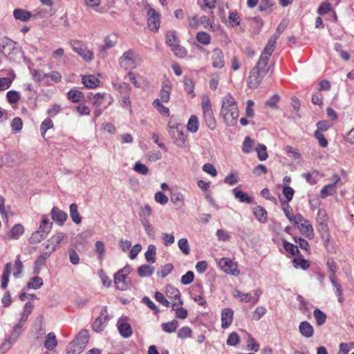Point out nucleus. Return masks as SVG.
<instances>
[{
    "instance_id": "obj_1",
    "label": "nucleus",
    "mask_w": 354,
    "mask_h": 354,
    "mask_svg": "<svg viewBox=\"0 0 354 354\" xmlns=\"http://www.w3.org/2000/svg\"><path fill=\"white\" fill-rule=\"evenodd\" d=\"M221 115L227 125L234 126L236 124L239 118L238 105L230 93L221 98Z\"/></svg>"
},
{
    "instance_id": "obj_2",
    "label": "nucleus",
    "mask_w": 354,
    "mask_h": 354,
    "mask_svg": "<svg viewBox=\"0 0 354 354\" xmlns=\"http://www.w3.org/2000/svg\"><path fill=\"white\" fill-rule=\"evenodd\" d=\"M268 71V68H267V65L260 64V62L258 61L257 65L250 73V75L248 78V86L250 88L258 87Z\"/></svg>"
},
{
    "instance_id": "obj_3",
    "label": "nucleus",
    "mask_w": 354,
    "mask_h": 354,
    "mask_svg": "<svg viewBox=\"0 0 354 354\" xmlns=\"http://www.w3.org/2000/svg\"><path fill=\"white\" fill-rule=\"evenodd\" d=\"M169 133L174 140V142L180 147L186 146V136L183 132V127L181 124H169Z\"/></svg>"
},
{
    "instance_id": "obj_4",
    "label": "nucleus",
    "mask_w": 354,
    "mask_h": 354,
    "mask_svg": "<svg viewBox=\"0 0 354 354\" xmlns=\"http://www.w3.org/2000/svg\"><path fill=\"white\" fill-rule=\"evenodd\" d=\"M67 242L68 236L65 233L59 232L48 239L44 245L47 250L53 253L62 243H66Z\"/></svg>"
},
{
    "instance_id": "obj_5",
    "label": "nucleus",
    "mask_w": 354,
    "mask_h": 354,
    "mask_svg": "<svg viewBox=\"0 0 354 354\" xmlns=\"http://www.w3.org/2000/svg\"><path fill=\"white\" fill-rule=\"evenodd\" d=\"M71 45L73 50L86 62H90L93 59V53L86 48L83 42L73 40L71 41Z\"/></svg>"
},
{
    "instance_id": "obj_6",
    "label": "nucleus",
    "mask_w": 354,
    "mask_h": 354,
    "mask_svg": "<svg viewBox=\"0 0 354 354\" xmlns=\"http://www.w3.org/2000/svg\"><path fill=\"white\" fill-rule=\"evenodd\" d=\"M278 39V35L274 34L268 40V42L263 49L259 61L260 64L268 65L270 56L272 55Z\"/></svg>"
},
{
    "instance_id": "obj_7",
    "label": "nucleus",
    "mask_w": 354,
    "mask_h": 354,
    "mask_svg": "<svg viewBox=\"0 0 354 354\" xmlns=\"http://www.w3.org/2000/svg\"><path fill=\"white\" fill-rule=\"evenodd\" d=\"M136 58V55L135 51L132 49H129L120 57L119 60L120 65L126 70L135 68L137 66Z\"/></svg>"
},
{
    "instance_id": "obj_8",
    "label": "nucleus",
    "mask_w": 354,
    "mask_h": 354,
    "mask_svg": "<svg viewBox=\"0 0 354 354\" xmlns=\"http://www.w3.org/2000/svg\"><path fill=\"white\" fill-rule=\"evenodd\" d=\"M218 266L220 268L227 274H230L234 276L239 274L237 265L228 258H222L219 262Z\"/></svg>"
},
{
    "instance_id": "obj_9",
    "label": "nucleus",
    "mask_w": 354,
    "mask_h": 354,
    "mask_svg": "<svg viewBox=\"0 0 354 354\" xmlns=\"http://www.w3.org/2000/svg\"><path fill=\"white\" fill-rule=\"evenodd\" d=\"M108 321L109 315L106 307H103L101 309L99 317L93 322L92 328L96 332H101L106 326Z\"/></svg>"
},
{
    "instance_id": "obj_10",
    "label": "nucleus",
    "mask_w": 354,
    "mask_h": 354,
    "mask_svg": "<svg viewBox=\"0 0 354 354\" xmlns=\"http://www.w3.org/2000/svg\"><path fill=\"white\" fill-rule=\"evenodd\" d=\"M147 15L149 28L152 31H157L160 28V14L153 8H150Z\"/></svg>"
},
{
    "instance_id": "obj_11",
    "label": "nucleus",
    "mask_w": 354,
    "mask_h": 354,
    "mask_svg": "<svg viewBox=\"0 0 354 354\" xmlns=\"http://www.w3.org/2000/svg\"><path fill=\"white\" fill-rule=\"evenodd\" d=\"M333 182L325 185L321 190L320 194L322 198L331 196L336 192V187L342 185L340 177L335 174L333 176Z\"/></svg>"
},
{
    "instance_id": "obj_12",
    "label": "nucleus",
    "mask_w": 354,
    "mask_h": 354,
    "mask_svg": "<svg viewBox=\"0 0 354 354\" xmlns=\"http://www.w3.org/2000/svg\"><path fill=\"white\" fill-rule=\"evenodd\" d=\"M51 217L56 223L62 226L68 218V214L57 207H53L51 210Z\"/></svg>"
},
{
    "instance_id": "obj_13",
    "label": "nucleus",
    "mask_w": 354,
    "mask_h": 354,
    "mask_svg": "<svg viewBox=\"0 0 354 354\" xmlns=\"http://www.w3.org/2000/svg\"><path fill=\"white\" fill-rule=\"evenodd\" d=\"M15 49V43L8 37L0 39V51L5 55H9Z\"/></svg>"
},
{
    "instance_id": "obj_14",
    "label": "nucleus",
    "mask_w": 354,
    "mask_h": 354,
    "mask_svg": "<svg viewBox=\"0 0 354 354\" xmlns=\"http://www.w3.org/2000/svg\"><path fill=\"white\" fill-rule=\"evenodd\" d=\"M212 66L214 68H221L225 65L224 55L222 50L219 48H215L212 51Z\"/></svg>"
},
{
    "instance_id": "obj_15",
    "label": "nucleus",
    "mask_w": 354,
    "mask_h": 354,
    "mask_svg": "<svg viewBox=\"0 0 354 354\" xmlns=\"http://www.w3.org/2000/svg\"><path fill=\"white\" fill-rule=\"evenodd\" d=\"M234 312L231 308H224L221 312V327L228 328L232 323Z\"/></svg>"
},
{
    "instance_id": "obj_16",
    "label": "nucleus",
    "mask_w": 354,
    "mask_h": 354,
    "mask_svg": "<svg viewBox=\"0 0 354 354\" xmlns=\"http://www.w3.org/2000/svg\"><path fill=\"white\" fill-rule=\"evenodd\" d=\"M167 297L171 300V304L174 301H177L178 305H182L183 301L180 300V292L179 290L174 286H167L166 288Z\"/></svg>"
},
{
    "instance_id": "obj_17",
    "label": "nucleus",
    "mask_w": 354,
    "mask_h": 354,
    "mask_svg": "<svg viewBox=\"0 0 354 354\" xmlns=\"http://www.w3.org/2000/svg\"><path fill=\"white\" fill-rule=\"evenodd\" d=\"M171 90V82L169 80L163 82L162 88L160 91V101L162 102H167L170 98Z\"/></svg>"
},
{
    "instance_id": "obj_18",
    "label": "nucleus",
    "mask_w": 354,
    "mask_h": 354,
    "mask_svg": "<svg viewBox=\"0 0 354 354\" xmlns=\"http://www.w3.org/2000/svg\"><path fill=\"white\" fill-rule=\"evenodd\" d=\"M299 331L301 335L306 338H310L313 337L314 334L313 326L306 321H303L299 324Z\"/></svg>"
},
{
    "instance_id": "obj_19",
    "label": "nucleus",
    "mask_w": 354,
    "mask_h": 354,
    "mask_svg": "<svg viewBox=\"0 0 354 354\" xmlns=\"http://www.w3.org/2000/svg\"><path fill=\"white\" fill-rule=\"evenodd\" d=\"M114 282L116 288L120 290H125L129 288V283L127 281V276L116 272L114 275Z\"/></svg>"
},
{
    "instance_id": "obj_20",
    "label": "nucleus",
    "mask_w": 354,
    "mask_h": 354,
    "mask_svg": "<svg viewBox=\"0 0 354 354\" xmlns=\"http://www.w3.org/2000/svg\"><path fill=\"white\" fill-rule=\"evenodd\" d=\"M52 253L47 250L46 252H42L36 259L35 262L34 273L39 274L41 268L44 266L46 261L49 258Z\"/></svg>"
},
{
    "instance_id": "obj_21",
    "label": "nucleus",
    "mask_w": 354,
    "mask_h": 354,
    "mask_svg": "<svg viewBox=\"0 0 354 354\" xmlns=\"http://www.w3.org/2000/svg\"><path fill=\"white\" fill-rule=\"evenodd\" d=\"M82 84L88 88H95L100 84V80L93 75H84L82 79Z\"/></svg>"
},
{
    "instance_id": "obj_22",
    "label": "nucleus",
    "mask_w": 354,
    "mask_h": 354,
    "mask_svg": "<svg viewBox=\"0 0 354 354\" xmlns=\"http://www.w3.org/2000/svg\"><path fill=\"white\" fill-rule=\"evenodd\" d=\"M24 232V227L21 224H15L10 232L5 236L6 239H18Z\"/></svg>"
},
{
    "instance_id": "obj_23",
    "label": "nucleus",
    "mask_w": 354,
    "mask_h": 354,
    "mask_svg": "<svg viewBox=\"0 0 354 354\" xmlns=\"http://www.w3.org/2000/svg\"><path fill=\"white\" fill-rule=\"evenodd\" d=\"M118 328L121 336L128 338L132 335V328L129 324L123 322L120 319L118 322Z\"/></svg>"
},
{
    "instance_id": "obj_24",
    "label": "nucleus",
    "mask_w": 354,
    "mask_h": 354,
    "mask_svg": "<svg viewBox=\"0 0 354 354\" xmlns=\"http://www.w3.org/2000/svg\"><path fill=\"white\" fill-rule=\"evenodd\" d=\"M88 341V332L86 330H82L76 336V338L73 342L75 343L77 346H80L82 349Z\"/></svg>"
},
{
    "instance_id": "obj_25",
    "label": "nucleus",
    "mask_w": 354,
    "mask_h": 354,
    "mask_svg": "<svg viewBox=\"0 0 354 354\" xmlns=\"http://www.w3.org/2000/svg\"><path fill=\"white\" fill-rule=\"evenodd\" d=\"M13 16L17 20L26 22L30 19L32 14L26 10L17 8L13 11Z\"/></svg>"
},
{
    "instance_id": "obj_26",
    "label": "nucleus",
    "mask_w": 354,
    "mask_h": 354,
    "mask_svg": "<svg viewBox=\"0 0 354 354\" xmlns=\"http://www.w3.org/2000/svg\"><path fill=\"white\" fill-rule=\"evenodd\" d=\"M117 42V37L115 35H109L104 38V45L102 47L100 50V53L102 56L106 55V50L108 48H111L113 47Z\"/></svg>"
},
{
    "instance_id": "obj_27",
    "label": "nucleus",
    "mask_w": 354,
    "mask_h": 354,
    "mask_svg": "<svg viewBox=\"0 0 354 354\" xmlns=\"http://www.w3.org/2000/svg\"><path fill=\"white\" fill-rule=\"evenodd\" d=\"M253 214L256 218L262 223H264L268 220V214L266 210L261 206L254 207Z\"/></svg>"
},
{
    "instance_id": "obj_28",
    "label": "nucleus",
    "mask_w": 354,
    "mask_h": 354,
    "mask_svg": "<svg viewBox=\"0 0 354 354\" xmlns=\"http://www.w3.org/2000/svg\"><path fill=\"white\" fill-rule=\"evenodd\" d=\"M232 192L234 194L235 198L238 199L240 202L248 204L252 203V198L249 196L246 193L239 189L238 187L233 189Z\"/></svg>"
},
{
    "instance_id": "obj_29",
    "label": "nucleus",
    "mask_w": 354,
    "mask_h": 354,
    "mask_svg": "<svg viewBox=\"0 0 354 354\" xmlns=\"http://www.w3.org/2000/svg\"><path fill=\"white\" fill-rule=\"evenodd\" d=\"M53 223L50 221L47 215H43L41 217V223L39 227V230L48 234L52 230Z\"/></svg>"
},
{
    "instance_id": "obj_30",
    "label": "nucleus",
    "mask_w": 354,
    "mask_h": 354,
    "mask_svg": "<svg viewBox=\"0 0 354 354\" xmlns=\"http://www.w3.org/2000/svg\"><path fill=\"white\" fill-rule=\"evenodd\" d=\"M24 325V323L19 321L18 323L13 326L12 330L8 337L16 342L22 333Z\"/></svg>"
},
{
    "instance_id": "obj_31",
    "label": "nucleus",
    "mask_w": 354,
    "mask_h": 354,
    "mask_svg": "<svg viewBox=\"0 0 354 354\" xmlns=\"http://www.w3.org/2000/svg\"><path fill=\"white\" fill-rule=\"evenodd\" d=\"M70 216L72 221L76 223L80 224L82 222V216H80L77 205L75 203H72L69 207Z\"/></svg>"
},
{
    "instance_id": "obj_32",
    "label": "nucleus",
    "mask_w": 354,
    "mask_h": 354,
    "mask_svg": "<svg viewBox=\"0 0 354 354\" xmlns=\"http://www.w3.org/2000/svg\"><path fill=\"white\" fill-rule=\"evenodd\" d=\"M155 268L149 265H142L138 269V274L140 277L151 276L154 272Z\"/></svg>"
},
{
    "instance_id": "obj_33",
    "label": "nucleus",
    "mask_w": 354,
    "mask_h": 354,
    "mask_svg": "<svg viewBox=\"0 0 354 354\" xmlns=\"http://www.w3.org/2000/svg\"><path fill=\"white\" fill-rule=\"evenodd\" d=\"M299 230L301 234L307 237H312L313 236V229L309 221H304V223L300 224Z\"/></svg>"
},
{
    "instance_id": "obj_34",
    "label": "nucleus",
    "mask_w": 354,
    "mask_h": 354,
    "mask_svg": "<svg viewBox=\"0 0 354 354\" xmlns=\"http://www.w3.org/2000/svg\"><path fill=\"white\" fill-rule=\"evenodd\" d=\"M177 301L172 303V310L175 311L176 317L178 319H184L187 317V310L180 307Z\"/></svg>"
},
{
    "instance_id": "obj_35",
    "label": "nucleus",
    "mask_w": 354,
    "mask_h": 354,
    "mask_svg": "<svg viewBox=\"0 0 354 354\" xmlns=\"http://www.w3.org/2000/svg\"><path fill=\"white\" fill-rule=\"evenodd\" d=\"M153 106L157 109L159 113L164 116L169 115V108L165 106L159 99H156L152 102Z\"/></svg>"
},
{
    "instance_id": "obj_36",
    "label": "nucleus",
    "mask_w": 354,
    "mask_h": 354,
    "mask_svg": "<svg viewBox=\"0 0 354 354\" xmlns=\"http://www.w3.org/2000/svg\"><path fill=\"white\" fill-rule=\"evenodd\" d=\"M178 326V322L174 319L171 322L162 323L161 327L163 331L168 333H174Z\"/></svg>"
},
{
    "instance_id": "obj_37",
    "label": "nucleus",
    "mask_w": 354,
    "mask_h": 354,
    "mask_svg": "<svg viewBox=\"0 0 354 354\" xmlns=\"http://www.w3.org/2000/svg\"><path fill=\"white\" fill-rule=\"evenodd\" d=\"M47 235L45 232L37 230L31 234L29 241L32 244L38 243L44 240Z\"/></svg>"
},
{
    "instance_id": "obj_38",
    "label": "nucleus",
    "mask_w": 354,
    "mask_h": 354,
    "mask_svg": "<svg viewBox=\"0 0 354 354\" xmlns=\"http://www.w3.org/2000/svg\"><path fill=\"white\" fill-rule=\"evenodd\" d=\"M32 309V304L31 302H27L24 307L23 312L21 313L20 319L19 321L25 324V322L28 319L29 315L31 313Z\"/></svg>"
},
{
    "instance_id": "obj_39",
    "label": "nucleus",
    "mask_w": 354,
    "mask_h": 354,
    "mask_svg": "<svg viewBox=\"0 0 354 354\" xmlns=\"http://www.w3.org/2000/svg\"><path fill=\"white\" fill-rule=\"evenodd\" d=\"M67 95L68 98L73 102H78L84 99V94L82 92L75 89L70 90L68 92Z\"/></svg>"
},
{
    "instance_id": "obj_40",
    "label": "nucleus",
    "mask_w": 354,
    "mask_h": 354,
    "mask_svg": "<svg viewBox=\"0 0 354 354\" xmlns=\"http://www.w3.org/2000/svg\"><path fill=\"white\" fill-rule=\"evenodd\" d=\"M156 246L154 245H149L147 252L145 254L147 261L151 263H154L156 261Z\"/></svg>"
},
{
    "instance_id": "obj_41",
    "label": "nucleus",
    "mask_w": 354,
    "mask_h": 354,
    "mask_svg": "<svg viewBox=\"0 0 354 354\" xmlns=\"http://www.w3.org/2000/svg\"><path fill=\"white\" fill-rule=\"evenodd\" d=\"M187 129L192 133H196L198 129V120L196 115H192L187 122Z\"/></svg>"
},
{
    "instance_id": "obj_42",
    "label": "nucleus",
    "mask_w": 354,
    "mask_h": 354,
    "mask_svg": "<svg viewBox=\"0 0 354 354\" xmlns=\"http://www.w3.org/2000/svg\"><path fill=\"white\" fill-rule=\"evenodd\" d=\"M184 88L187 91V93L192 95V97H194L195 94L194 92V84L192 80L187 76L184 77L183 80Z\"/></svg>"
},
{
    "instance_id": "obj_43",
    "label": "nucleus",
    "mask_w": 354,
    "mask_h": 354,
    "mask_svg": "<svg viewBox=\"0 0 354 354\" xmlns=\"http://www.w3.org/2000/svg\"><path fill=\"white\" fill-rule=\"evenodd\" d=\"M57 345L56 336L55 333H50L47 335L46 341L44 342L45 347L48 350H52Z\"/></svg>"
},
{
    "instance_id": "obj_44",
    "label": "nucleus",
    "mask_w": 354,
    "mask_h": 354,
    "mask_svg": "<svg viewBox=\"0 0 354 354\" xmlns=\"http://www.w3.org/2000/svg\"><path fill=\"white\" fill-rule=\"evenodd\" d=\"M266 150L267 147L265 145L259 144L257 146L256 151L257 153V156L259 160L264 161L268 158V155Z\"/></svg>"
},
{
    "instance_id": "obj_45",
    "label": "nucleus",
    "mask_w": 354,
    "mask_h": 354,
    "mask_svg": "<svg viewBox=\"0 0 354 354\" xmlns=\"http://www.w3.org/2000/svg\"><path fill=\"white\" fill-rule=\"evenodd\" d=\"M313 315L318 326H322L326 321V314L318 308L313 311Z\"/></svg>"
},
{
    "instance_id": "obj_46",
    "label": "nucleus",
    "mask_w": 354,
    "mask_h": 354,
    "mask_svg": "<svg viewBox=\"0 0 354 354\" xmlns=\"http://www.w3.org/2000/svg\"><path fill=\"white\" fill-rule=\"evenodd\" d=\"M205 123L208 128L214 130L216 127V121L214 117L213 111L203 113Z\"/></svg>"
},
{
    "instance_id": "obj_47",
    "label": "nucleus",
    "mask_w": 354,
    "mask_h": 354,
    "mask_svg": "<svg viewBox=\"0 0 354 354\" xmlns=\"http://www.w3.org/2000/svg\"><path fill=\"white\" fill-rule=\"evenodd\" d=\"M178 246L184 254L187 255L190 253L189 245L186 238L179 239L178 241Z\"/></svg>"
},
{
    "instance_id": "obj_48",
    "label": "nucleus",
    "mask_w": 354,
    "mask_h": 354,
    "mask_svg": "<svg viewBox=\"0 0 354 354\" xmlns=\"http://www.w3.org/2000/svg\"><path fill=\"white\" fill-rule=\"evenodd\" d=\"M43 285V280L39 277H34L31 279V280L28 283L27 288H32V289H38Z\"/></svg>"
},
{
    "instance_id": "obj_49",
    "label": "nucleus",
    "mask_w": 354,
    "mask_h": 354,
    "mask_svg": "<svg viewBox=\"0 0 354 354\" xmlns=\"http://www.w3.org/2000/svg\"><path fill=\"white\" fill-rule=\"evenodd\" d=\"M171 50L174 52L175 55L179 58H183L187 55V50L185 48L180 46L178 44L171 46Z\"/></svg>"
},
{
    "instance_id": "obj_50",
    "label": "nucleus",
    "mask_w": 354,
    "mask_h": 354,
    "mask_svg": "<svg viewBox=\"0 0 354 354\" xmlns=\"http://www.w3.org/2000/svg\"><path fill=\"white\" fill-rule=\"evenodd\" d=\"M133 170L142 175H147L149 173V168L142 162L137 161L133 166Z\"/></svg>"
},
{
    "instance_id": "obj_51",
    "label": "nucleus",
    "mask_w": 354,
    "mask_h": 354,
    "mask_svg": "<svg viewBox=\"0 0 354 354\" xmlns=\"http://www.w3.org/2000/svg\"><path fill=\"white\" fill-rule=\"evenodd\" d=\"M254 140L250 137H245L242 146V151L245 153H249L252 151Z\"/></svg>"
},
{
    "instance_id": "obj_52",
    "label": "nucleus",
    "mask_w": 354,
    "mask_h": 354,
    "mask_svg": "<svg viewBox=\"0 0 354 354\" xmlns=\"http://www.w3.org/2000/svg\"><path fill=\"white\" fill-rule=\"evenodd\" d=\"M166 43L170 48L178 44V38L174 31H169L166 35Z\"/></svg>"
},
{
    "instance_id": "obj_53",
    "label": "nucleus",
    "mask_w": 354,
    "mask_h": 354,
    "mask_svg": "<svg viewBox=\"0 0 354 354\" xmlns=\"http://www.w3.org/2000/svg\"><path fill=\"white\" fill-rule=\"evenodd\" d=\"M196 39L198 42L207 45L210 42L211 37L208 33L201 31L196 34Z\"/></svg>"
},
{
    "instance_id": "obj_54",
    "label": "nucleus",
    "mask_w": 354,
    "mask_h": 354,
    "mask_svg": "<svg viewBox=\"0 0 354 354\" xmlns=\"http://www.w3.org/2000/svg\"><path fill=\"white\" fill-rule=\"evenodd\" d=\"M53 127V122L51 119L46 118L45 119L41 124L40 126V131L41 133L44 136V135L46 133V132Z\"/></svg>"
},
{
    "instance_id": "obj_55",
    "label": "nucleus",
    "mask_w": 354,
    "mask_h": 354,
    "mask_svg": "<svg viewBox=\"0 0 354 354\" xmlns=\"http://www.w3.org/2000/svg\"><path fill=\"white\" fill-rule=\"evenodd\" d=\"M273 4L272 0H261L258 6V10L261 12H269L270 8Z\"/></svg>"
},
{
    "instance_id": "obj_56",
    "label": "nucleus",
    "mask_w": 354,
    "mask_h": 354,
    "mask_svg": "<svg viewBox=\"0 0 354 354\" xmlns=\"http://www.w3.org/2000/svg\"><path fill=\"white\" fill-rule=\"evenodd\" d=\"M146 157L148 159V160H149L151 162H156L162 158V153L159 151L153 150V151H149L146 154Z\"/></svg>"
},
{
    "instance_id": "obj_57",
    "label": "nucleus",
    "mask_w": 354,
    "mask_h": 354,
    "mask_svg": "<svg viewBox=\"0 0 354 354\" xmlns=\"http://www.w3.org/2000/svg\"><path fill=\"white\" fill-rule=\"evenodd\" d=\"M6 97H7L8 101L11 104L17 103L20 99L19 93L16 91H12V90L9 91L7 93Z\"/></svg>"
},
{
    "instance_id": "obj_58",
    "label": "nucleus",
    "mask_w": 354,
    "mask_h": 354,
    "mask_svg": "<svg viewBox=\"0 0 354 354\" xmlns=\"http://www.w3.org/2000/svg\"><path fill=\"white\" fill-rule=\"evenodd\" d=\"M174 266L171 263H167L162 267L160 272H157V275L162 278L166 277L172 271Z\"/></svg>"
},
{
    "instance_id": "obj_59",
    "label": "nucleus",
    "mask_w": 354,
    "mask_h": 354,
    "mask_svg": "<svg viewBox=\"0 0 354 354\" xmlns=\"http://www.w3.org/2000/svg\"><path fill=\"white\" fill-rule=\"evenodd\" d=\"M33 80L36 82H41L44 78L47 77V73H44L41 70H33L31 71Z\"/></svg>"
},
{
    "instance_id": "obj_60",
    "label": "nucleus",
    "mask_w": 354,
    "mask_h": 354,
    "mask_svg": "<svg viewBox=\"0 0 354 354\" xmlns=\"http://www.w3.org/2000/svg\"><path fill=\"white\" fill-rule=\"evenodd\" d=\"M331 10V6L327 1H324L320 4L317 9V13L320 15H324Z\"/></svg>"
},
{
    "instance_id": "obj_61",
    "label": "nucleus",
    "mask_w": 354,
    "mask_h": 354,
    "mask_svg": "<svg viewBox=\"0 0 354 354\" xmlns=\"http://www.w3.org/2000/svg\"><path fill=\"white\" fill-rule=\"evenodd\" d=\"M314 136L317 139L319 144L322 147L325 148L328 146V141L322 132L316 130L314 133Z\"/></svg>"
},
{
    "instance_id": "obj_62",
    "label": "nucleus",
    "mask_w": 354,
    "mask_h": 354,
    "mask_svg": "<svg viewBox=\"0 0 354 354\" xmlns=\"http://www.w3.org/2000/svg\"><path fill=\"white\" fill-rule=\"evenodd\" d=\"M192 330L188 326H184L178 331V337L180 339L190 337L192 336Z\"/></svg>"
},
{
    "instance_id": "obj_63",
    "label": "nucleus",
    "mask_w": 354,
    "mask_h": 354,
    "mask_svg": "<svg viewBox=\"0 0 354 354\" xmlns=\"http://www.w3.org/2000/svg\"><path fill=\"white\" fill-rule=\"evenodd\" d=\"M11 127L12 131L15 132H19L23 127V122L20 118L16 117L11 122Z\"/></svg>"
},
{
    "instance_id": "obj_64",
    "label": "nucleus",
    "mask_w": 354,
    "mask_h": 354,
    "mask_svg": "<svg viewBox=\"0 0 354 354\" xmlns=\"http://www.w3.org/2000/svg\"><path fill=\"white\" fill-rule=\"evenodd\" d=\"M156 202L160 205H165L168 202V197L162 192H158L154 195Z\"/></svg>"
}]
</instances>
